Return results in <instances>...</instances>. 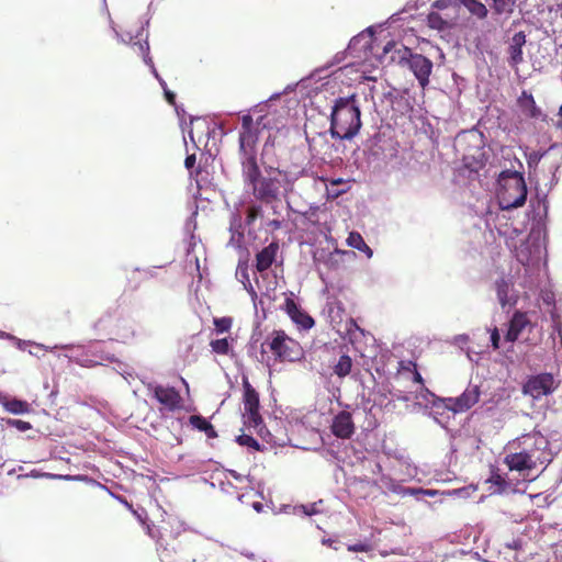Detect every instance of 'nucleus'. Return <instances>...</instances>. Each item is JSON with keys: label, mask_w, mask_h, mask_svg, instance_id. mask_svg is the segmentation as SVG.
<instances>
[{"label": "nucleus", "mask_w": 562, "mask_h": 562, "mask_svg": "<svg viewBox=\"0 0 562 562\" xmlns=\"http://www.w3.org/2000/svg\"><path fill=\"white\" fill-rule=\"evenodd\" d=\"M355 95L336 101L331 115L329 135L336 139H352L361 128L360 109L353 102Z\"/></svg>", "instance_id": "f257e3e1"}, {"label": "nucleus", "mask_w": 562, "mask_h": 562, "mask_svg": "<svg viewBox=\"0 0 562 562\" xmlns=\"http://www.w3.org/2000/svg\"><path fill=\"white\" fill-rule=\"evenodd\" d=\"M498 200L503 210L521 206L527 198V186L521 172L504 170L498 176Z\"/></svg>", "instance_id": "f03ea898"}, {"label": "nucleus", "mask_w": 562, "mask_h": 562, "mask_svg": "<svg viewBox=\"0 0 562 562\" xmlns=\"http://www.w3.org/2000/svg\"><path fill=\"white\" fill-rule=\"evenodd\" d=\"M140 381L146 386L148 395L160 405L161 415L176 412V386L164 385L146 379H140Z\"/></svg>", "instance_id": "7ed1b4c3"}, {"label": "nucleus", "mask_w": 562, "mask_h": 562, "mask_svg": "<svg viewBox=\"0 0 562 562\" xmlns=\"http://www.w3.org/2000/svg\"><path fill=\"white\" fill-rule=\"evenodd\" d=\"M55 350H64L66 351L63 357L66 358L69 362H74L83 368H94L98 366V361L91 359L90 353V344L88 345H54L49 348L50 352Z\"/></svg>", "instance_id": "20e7f679"}, {"label": "nucleus", "mask_w": 562, "mask_h": 562, "mask_svg": "<svg viewBox=\"0 0 562 562\" xmlns=\"http://www.w3.org/2000/svg\"><path fill=\"white\" fill-rule=\"evenodd\" d=\"M555 389L557 385L553 376L549 373H543L531 376L525 384L522 393L532 400H540L551 394Z\"/></svg>", "instance_id": "39448f33"}, {"label": "nucleus", "mask_w": 562, "mask_h": 562, "mask_svg": "<svg viewBox=\"0 0 562 562\" xmlns=\"http://www.w3.org/2000/svg\"><path fill=\"white\" fill-rule=\"evenodd\" d=\"M139 56L142 57L144 64L149 67L150 72L159 82V85L164 91L166 101L176 109V93L168 88L167 82L159 75V72L154 64V60L150 56V47H149L148 42H144V43L139 44Z\"/></svg>", "instance_id": "423d86ee"}, {"label": "nucleus", "mask_w": 562, "mask_h": 562, "mask_svg": "<svg viewBox=\"0 0 562 562\" xmlns=\"http://www.w3.org/2000/svg\"><path fill=\"white\" fill-rule=\"evenodd\" d=\"M288 340L289 337L283 331L277 333L270 344L271 350L278 358H284L289 361L300 360L303 357L302 348L297 346L296 350L291 349L286 344Z\"/></svg>", "instance_id": "0eeeda50"}, {"label": "nucleus", "mask_w": 562, "mask_h": 562, "mask_svg": "<svg viewBox=\"0 0 562 562\" xmlns=\"http://www.w3.org/2000/svg\"><path fill=\"white\" fill-rule=\"evenodd\" d=\"M148 26L149 19H146L135 34H133L132 32L120 33L117 30H115V27L112 26V29L119 42L123 44H128L132 47V49L137 55H139V44L148 42Z\"/></svg>", "instance_id": "6e6552de"}, {"label": "nucleus", "mask_w": 562, "mask_h": 562, "mask_svg": "<svg viewBox=\"0 0 562 562\" xmlns=\"http://www.w3.org/2000/svg\"><path fill=\"white\" fill-rule=\"evenodd\" d=\"M243 390L245 409L250 415L252 423L258 426L262 423L258 414L259 396L247 379L243 380Z\"/></svg>", "instance_id": "1a4fd4ad"}, {"label": "nucleus", "mask_w": 562, "mask_h": 562, "mask_svg": "<svg viewBox=\"0 0 562 562\" xmlns=\"http://www.w3.org/2000/svg\"><path fill=\"white\" fill-rule=\"evenodd\" d=\"M407 65L415 77L419 80L420 85L425 86L428 82L432 68L430 60L422 55H412L407 59Z\"/></svg>", "instance_id": "9d476101"}, {"label": "nucleus", "mask_w": 562, "mask_h": 562, "mask_svg": "<svg viewBox=\"0 0 562 562\" xmlns=\"http://www.w3.org/2000/svg\"><path fill=\"white\" fill-rule=\"evenodd\" d=\"M505 464L510 471L522 472L536 467L535 460L527 451H519L505 457Z\"/></svg>", "instance_id": "9b49d317"}, {"label": "nucleus", "mask_w": 562, "mask_h": 562, "mask_svg": "<svg viewBox=\"0 0 562 562\" xmlns=\"http://www.w3.org/2000/svg\"><path fill=\"white\" fill-rule=\"evenodd\" d=\"M0 404L7 412L14 415H23L31 412V405L27 401L9 396L2 392H0Z\"/></svg>", "instance_id": "f8f14e48"}, {"label": "nucleus", "mask_w": 562, "mask_h": 562, "mask_svg": "<svg viewBox=\"0 0 562 562\" xmlns=\"http://www.w3.org/2000/svg\"><path fill=\"white\" fill-rule=\"evenodd\" d=\"M285 312L293 323L303 329H311L314 326V319L303 313L292 300L285 301Z\"/></svg>", "instance_id": "ddd939ff"}, {"label": "nucleus", "mask_w": 562, "mask_h": 562, "mask_svg": "<svg viewBox=\"0 0 562 562\" xmlns=\"http://www.w3.org/2000/svg\"><path fill=\"white\" fill-rule=\"evenodd\" d=\"M353 430L355 426L349 414L340 413L334 418L331 431L337 437L348 438L352 435Z\"/></svg>", "instance_id": "4468645a"}, {"label": "nucleus", "mask_w": 562, "mask_h": 562, "mask_svg": "<svg viewBox=\"0 0 562 562\" xmlns=\"http://www.w3.org/2000/svg\"><path fill=\"white\" fill-rule=\"evenodd\" d=\"M278 251V246L276 244H270L266 248H263L257 255V269L259 271H263L268 269L276 259V255Z\"/></svg>", "instance_id": "2eb2a0df"}, {"label": "nucleus", "mask_w": 562, "mask_h": 562, "mask_svg": "<svg viewBox=\"0 0 562 562\" xmlns=\"http://www.w3.org/2000/svg\"><path fill=\"white\" fill-rule=\"evenodd\" d=\"M527 324L528 322L524 314H515L507 330L506 338L512 341L516 340L518 335L526 327Z\"/></svg>", "instance_id": "dca6fc26"}, {"label": "nucleus", "mask_w": 562, "mask_h": 562, "mask_svg": "<svg viewBox=\"0 0 562 562\" xmlns=\"http://www.w3.org/2000/svg\"><path fill=\"white\" fill-rule=\"evenodd\" d=\"M518 105L520 108V110L528 116H537L538 115V108L536 105V101L532 97V94L530 93H527L526 91H524L518 100Z\"/></svg>", "instance_id": "f3484780"}, {"label": "nucleus", "mask_w": 562, "mask_h": 562, "mask_svg": "<svg viewBox=\"0 0 562 562\" xmlns=\"http://www.w3.org/2000/svg\"><path fill=\"white\" fill-rule=\"evenodd\" d=\"M459 2L467 8V10L477 19H485L487 16L486 7L477 0H459Z\"/></svg>", "instance_id": "a211bd4d"}, {"label": "nucleus", "mask_w": 562, "mask_h": 562, "mask_svg": "<svg viewBox=\"0 0 562 562\" xmlns=\"http://www.w3.org/2000/svg\"><path fill=\"white\" fill-rule=\"evenodd\" d=\"M90 353L91 359L98 361V366H102L103 361H115L114 355L106 353L104 350H102L100 341L90 342Z\"/></svg>", "instance_id": "6ab92c4d"}, {"label": "nucleus", "mask_w": 562, "mask_h": 562, "mask_svg": "<svg viewBox=\"0 0 562 562\" xmlns=\"http://www.w3.org/2000/svg\"><path fill=\"white\" fill-rule=\"evenodd\" d=\"M347 245L353 249L363 251L369 258L373 256L372 250L367 246L363 238L357 233H350L347 238Z\"/></svg>", "instance_id": "aec40b11"}, {"label": "nucleus", "mask_w": 562, "mask_h": 562, "mask_svg": "<svg viewBox=\"0 0 562 562\" xmlns=\"http://www.w3.org/2000/svg\"><path fill=\"white\" fill-rule=\"evenodd\" d=\"M190 424L198 430L204 431L209 437L215 438L217 436L212 424L200 416H191Z\"/></svg>", "instance_id": "412c9836"}, {"label": "nucleus", "mask_w": 562, "mask_h": 562, "mask_svg": "<svg viewBox=\"0 0 562 562\" xmlns=\"http://www.w3.org/2000/svg\"><path fill=\"white\" fill-rule=\"evenodd\" d=\"M0 427L15 428L18 431L24 432L33 428L32 424L22 419L0 418Z\"/></svg>", "instance_id": "4be33fe9"}, {"label": "nucleus", "mask_w": 562, "mask_h": 562, "mask_svg": "<svg viewBox=\"0 0 562 562\" xmlns=\"http://www.w3.org/2000/svg\"><path fill=\"white\" fill-rule=\"evenodd\" d=\"M133 514L135 515V517L137 518V520L143 525V526H146V529H147V533L151 537V538H155L157 536V533H159V530L156 528L155 525L153 526H149L147 524V520H148V517H147V512L143 508V507H138L137 509L135 510H132Z\"/></svg>", "instance_id": "5701e85b"}, {"label": "nucleus", "mask_w": 562, "mask_h": 562, "mask_svg": "<svg viewBox=\"0 0 562 562\" xmlns=\"http://www.w3.org/2000/svg\"><path fill=\"white\" fill-rule=\"evenodd\" d=\"M116 340H121L122 342H126L127 339L134 336V330L131 326H127V319L122 318L116 324Z\"/></svg>", "instance_id": "b1692460"}, {"label": "nucleus", "mask_w": 562, "mask_h": 562, "mask_svg": "<svg viewBox=\"0 0 562 562\" xmlns=\"http://www.w3.org/2000/svg\"><path fill=\"white\" fill-rule=\"evenodd\" d=\"M116 363V372L122 375L124 378V380H126L128 383H131V380H134L135 378V372L134 370L127 364V363H124L120 360H117L115 358V361Z\"/></svg>", "instance_id": "393cba45"}, {"label": "nucleus", "mask_w": 562, "mask_h": 562, "mask_svg": "<svg viewBox=\"0 0 562 562\" xmlns=\"http://www.w3.org/2000/svg\"><path fill=\"white\" fill-rule=\"evenodd\" d=\"M351 370V359L348 356H341L335 367V372L339 376H345L349 374Z\"/></svg>", "instance_id": "a878e982"}, {"label": "nucleus", "mask_w": 562, "mask_h": 562, "mask_svg": "<svg viewBox=\"0 0 562 562\" xmlns=\"http://www.w3.org/2000/svg\"><path fill=\"white\" fill-rule=\"evenodd\" d=\"M427 23L429 27L438 31L443 30L447 25L446 21L438 13L435 12L428 14Z\"/></svg>", "instance_id": "bb28decb"}, {"label": "nucleus", "mask_w": 562, "mask_h": 562, "mask_svg": "<svg viewBox=\"0 0 562 562\" xmlns=\"http://www.w3.org/2000/svg\"><path fill=\"white\" fill-rule=\"evenodd\" d=\"M12 339L15 341L16 347L23 351L26 350L27 346H32L36 350H46V351H49V348H50V347H46L42 344L33 342L31 340L19 339L16 337H12Z\"/></svg>", "instance_id": "cd10ccee"}, {"label": "nucleus", "mask_w": 562, "mask_h": 562, "mask_svg": "<svg viewBox=\"0 0 562 562\" xmlns=\"http://www.w3.org/2000/svg\"><path fill=\"white\" fill-rule=\"evenodd\" d=\"M236 441L239 445L249 446V447L254 448L255 450H260L259 442L256 439H254L251 436L245 434L243 430H241L240 435L236 438Z\"/></svg>", "instance_id": "c85d7f7f"}, {"label": "nucleus", "mask_w": 562, "mask_h": 562, "mask_svg": "<svg viewBox=\"0 0 562 562\" xmlns=\"http://www.w3.org/2000/svg\"><path fill=\"white\" fill-rule=\"evenodd\" d=\"M171 263H172V261L168 262L167 265L153 266V267H149V268L144 269V270H140V268H135L134 271L135 272L143 271L144 274H145V278H147V279L157 278L158 277V272L160 270L165 269L167 266H171Z\"/></svg>", "instance_id": "c756f323"}, {"label": "nucleus", "mask_w": 562, "mask_h": 562, "mask_svg": "<svg viewBox=\"0 0 562 562\" xmlns=\"http://www.w3.org/2000/svg\"><path fill=\"white\" fill-rule=\"evenodd\" d=\"M495 10L499 13H509L513 10L515 0H493Z\"/></svg>", "instance_id": "7c9ffc66"}, {"label": "nucleus", "mask_w": 562, "mask_h": 562, "mask_svg": "<svg viewBox=\"0 0 562 562\" xmlns=\"http://www.w3.org/2000/svg\"><path fill=\"white\" fill-rule=\"evenodd\" d=\"M210 345L214 352L221 353V355L227 353L228 348H229L228 340L226 338L213 340V341H211Z\"/></svg>", "instance_id": "2f4dec72"}, {"label": "nucleus", "mask_w": 562, "mask_h": 562, "mask_svg": "<svg viewBox=\"0 0 562 562\" xmlns=\"http://www.w3.org/2000/svg\"><path fill=\"white\" fill-rule=\"evenodd\" d=\"M232 324L233 322L228 317L214 318L213 321V325L220 334L227 331L232 327Z\"/></svg>", "instance_id": "473e14b6"}, {"label": "nucleus", "mask_w": 562, "mask_h": 562, "mask_svg": "<svg viewBox=\"0 0 562 562\" xmlns=\"http://www.w3.org/2000/svg\"><path fill=\"white\" fill-rule=\"evenodd\" d=\"M157 550L159 551V558L161 562H166V558L168 555L167 544L165 543L162 537H158L157 541Z\"/></svg>", "instance_id": "72a5a7b5"}, {"label": "nucleus", "mask_w": 562, "mask_h": 562, "mask_svg": "<svg viewBox=\"0 0 562 562\" xmlns=\"http://www.w3.org/2000/svg\"><path fill=\"white\" fill-rule=\"evenodd\" d=\"M80 482H85V483H87L89 485L100 487V488H102L104 491H109V488L104 484L98 482L93 477H90L89 475H86V474H81Z\"/></svg>", "instance_id": "f704fd0d"}, {"label": "nucleus", "mask_w": 562, "mask_h": 562, "mask_svg": "<svg viewBox=\"0 0 562 562\" xmlns=\"http://www.w3.org/2000/svg\"><path fill=\"white\" fill-rule=\"evenodd\" d=\"M184 167L188 169V170H195L196 172L199 171V169L196 168V156L195 154H190L186 157L184 159Z\"/></svg>", "instance_id": "c9c22d12"}, {"label": "nucleus", "mask_w": 562, "mask_h": 562, "mask_svg": "<svg viewBox=\"0 0 562 562\" xmlns=\"http://www.w3.org/2000/svg\"><path fill=\"white\" fill-rule=\"evenodd\" d=\"M23 477L44 479V472H42L37 469H33L30 473L20 474L18 476V479H23Z\"/></svg>", "instance_id": "e433bc0d"}, {"label": "nucleus", "mask_w": 562, "mask_h": 562, "mask_svg": "<svg viewBox=\"0 0 562 562\" xmlns=\"http://www.w3.org/2000/svg\"><path fill=\"white\" fill-rule=\"evenodd\" d=\"M482 135L476 131H470L467 133V139L470 143L481 144Z\"/></svg>", "instance_id": "4c0bfd02"}, {"label": "nucleus", "mask_w": 562, "mask_h": 562, "mask_svg": "<svg viewBox=\"0 0 562 562\" xmlns=\"http://www.w3.org/2000/svg\"><path fill=\"white\" fill-rule=\"evenodd\" d=\"M113 498H115L116 501H119L121 504L125 505L126 507H128L130 509H132V505L127 502L126 497L125 496H122V495H119V494H115L113 492H111L110 490L106 491Z\"/></svg>", "instance_id": "58836bf2"}, {"label": "nucleus", "mask_w": 562, "mask_h": 562, "mask_svg": "<svg viewBox=\"0 0 562 562\" xmlns=\"http://www.w3.org/2000/svg\"><path fill=\"white\" fill-rule=\"evenodd\" d=\"M80 477H81V474H76V475L60 474L59 480H63V481H78V482H80Z\"/></svg>", "instance_id": "ea45409f"}, {"label": "nucleus", "mask_w": 562, "mask_h": 562, "mask_svg": "<svg viewBox=\"0 0 562 562\" xmlns=\"http://www.w3.org/2000/svg\"><path fill=\"white\" fill-rule=\"evenodd\" d=\"M491 341L494 348H498L499 335L496 329L491 333Z\"/></svg>", "instance_id": "a19ab883"}, {"label": "nucleus", "mask_w": 562, "mask_h": 562, "mask_svg": "<svg viewBox=\"0 0 562 562\" xmlns=\"http://www.w3.org/2000/svg\"><path fill=\"white\" fill-rule=\"evenodd\" d=\"M465 158L467 159L472 158V159H475L479 162H481L484 158V154L479 150L476 154H469Z\"/></svg>", "instance_id": "79ce46f5"}, {"label": "nucleus", "mask_w": 562, "mask_h": 562, "mask_svg": "<svg viewBox=\"0 0 562 562\" xmlns=\"http://www.w3.org/2000/svg\"><path fill=\"white\" fill-rule=\"evenodd\" d=\"M60 474L44 472V479L59 480Z\"/></svg>", "instance_id": "37998d69"}, {"label": "nucleus", "mask_w": 562, "mask_h": 562, "mask_svg": "<svg viewBox=\"0 0 562 562\" xmlns=\"http://www.w3.org/2000/svg\"><path fill=\"white\" fill-rule=\"evenodd\" d=\"M102 8H103V11L110 15V12H109V9H108V4H106V0H102Z\"/></svg>", "instance_id": "c03bdc74"}, {"label": "nucleus", "mask_w": 562, "mask_h": 562, "mask_svg": "<svg viewBox=\"0 0 562 562\" xmlns=\"http://www.w3.org/2000/svg\"><path fill=\"white\" fill-rule=\"evenodd\" d=\"M12 337H13V336H12L11 334H7V333H4V331H1V330H0V338H9V339H12Z\"/></svg>", "instance_id": "a18cd8bd"}, {"label": "nucleus", "mask_w": 562, "mask_h": 562, "mask_svg": "<svg viewBox=\"0 0 562 562\" xmlns=\"http://www.w3.org/2000/svg\"><path fill=\"white\" fill-rule=\"evenodd\" d=\"M414 380L418 383L423 382L422 375L418 372L415 373Z\"/></svg>", "instance_id": "49530a36"}, {"label": "nucleus", "mask_w": 562, "mask_h": 562, "mask_svg": "<svg viewBox=\"0 0 562 562\" xmlns=\"http://www.w3.org/2000/svg\"><path fill=\"white\" fill-rule=\"evenodd\" d=\"M559 115H560L559 127L562 128V105L560 106Z\"/></svg>", "instance_id": "de8ad7c7"}, {"label": "nucleus", "mask_w": 562, "mask_h": 562, "mask_svg": "<svg viewBox=\"0 0 562 562\" xmlns=\"http://www.w3.org/2000/svg\"><path fill=\"white\" fill-rule=\"evenodd\" d=\"M29 353H30V355H32V356H34V357L40 358V356H38V353H37V351H36V350H32V349H30V350H29Z\"/></svg>", "instance_id": "09e8293b"}, {"label": "nucleus", "mask_w": 562, "mask_h": 562, "mask_svg": "<svg viewBox=\"0 0 562 562\" xmlns=\"http://www.w3.org/2000/svg\"><path fill=\"white\" fill-rule=\"evenodd\" d=\"M164 482H169V479H168V477H161V479H159V483H164Z\"/></svg>", "instance_id": "8fccbe9b"}, {"label": "nucleus", "mask_w": 562, "mask_h": 562, "mask_svg": "<svg viewBox=\"0 0 562 562\" xmlns=\"http://www.w3.org/2000/svg\"><path fill=\"white\" fill-rule=\"evenodd\" d=\"M104 322H105V317H102V318L99 319L97 325H102Z\"/></svg>", "instance_id": "3c124183"}, {"label": "nucleus", "mask_w": 562, "mask_h": 562, "mask_svg": "<svg viewBox=\"0 0 562 562\" xmlns=\"http://www.w3.org/2000/svg\"><path fill=\"white\" fill-rule=\"evenodd\" d=\"M154 1H155V0H153V1L149 3V5H148V10H149V11H150V10H151V8H153V3H154Z\"/></svg>", "instance_id": "603ef678"}]
</instances>
